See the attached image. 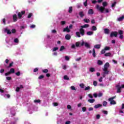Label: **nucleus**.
I'll list each match as a JSON object with an SVG mask.
<instances>
[{
	"label": "nucleus",
	"instance_id": "obj_1",
	"mask_svg": "<svg viewBox=\"0 0 124 124\" xmlns=\"http://www.w3.org/2000/svg\"><path fill=\"white\" fill-rule=\"evenodd\" d=\"M89 24H85L83 26H81V29L79 30L80 32H76V34L78 37H81V35H80L81 34V35H84L85 34V30L83 29H86L87 28H89Z\"/></svg>",
	"mask_w": 124,
	"mask_h": 124
},
{
	"label": "nucleus",
	"instance_id": "obj_2",
	"mask_svg": "<svg viewBox=\"0 0 124 124\" xmlns=\"http://www.w3.org/2000/svg\"><path fill=\"white\" fill-rule=\"evenodd\" d=\"M102 5L103 6L100 7L99 5H96V8L98 11H99L101 13H104V9H105L106 6L108 5V3L106 1H104L102 3Z\"/></svg>",
	"mask_w": 124,
	"mask_h": 124
},
{
	"label": "nucleus",
	"instance_id": "obj_3",
	"mask_svg": "<svg viewBox=\"0 0 124 124\" xmlns=\"http://www.w3.org/2000/svg\"><path fill=\"white\" fill-rule=\"evenodd\" d=\"M6 43L8 47H10V46H12V45H17V44H19V39L15 38L14 40V43H12L11 41L10 40L8 42L6 41Z\"/></svg>",
	"mask_w": 124,
	"mask_h": 124
},
{
	"label": "nucleus",
	"instance_id": "obj_4",
	"mask_svg": "<svg viewBox=\"0 0 124 124\" xmlns=\"http://www.w3.org/2000/svg\"><path fill=\"white\" fill-rule=\"evenodd\" d=\"M116 88L117 89V93H121V90H122V89H124V84L121 86L120 85V84H118L116 85Z\"/></svg>",
	"mask_w": 124,
	"mask_h": 124
},
{
	"label": "nucleus",
	"instance_id": "obj_5",
	"mask_svg": "<svg viewBox=\"0 0 124 124\" xmlns=\"http://www.w3.org/2000/svg\"><path fill=\"white\" fill-rule=\"evenodd\" d=\"M115 98H116V96L108 98V101H110V104L111 105L117 104L116 101L113 100V99H115Z\"/></svg>",
	"mask_w": 124,
	"mask_h": 124
},
{
	"label": "nucleus",
	"instance_id": "obj_6",
	"mask_svg": "<svg viewBox=\"0 0 124 124\" xmlns=\"http://www.w3.org/2000/svg\"><path fill=\"white\" fill-rule=\"evenodd\" d=\"M84 45H85V47H86V48H88V49H91V46L90 45V44H89V43H85V42L82 41L81 44V46H84Z\"/></svg>",
	"mask_w": 124,
	"mask_h": 124
},
{
	"label": "nucleus",
	"instance_id": "obj_7",
	"mask_svg": "<svg viewBox=\"0 0 124 124\" xmlns=\"http://www.w3.org/2000/svg\"><path fill=\"white\" fill-rule=\"evenodd\" d=\"M4 32H6L7 34H11V30H10L9 27H6L4 29Z\"/></svg>",
	"mask_w": 124,
	"mask_h": 124
},
{
	"label": "nucleus",
	"instance_id": "obj_8",
	"mask_svg": "<svg viewBox=\"0 0 124 124\" xmlns=\"http://www.w3.org/2000/svg\"><path fill=\"white\" fill-rule=\"evenodd\" d=\"M26 13V12L25 11H22L21 12H19L17 14V16L19 19H21L22 18L23 15Z\"/></svg>",
	"mask_w": 124,
	"mask_h": 124
},
{
	"label": "nucleus",
	"instance_id": "obj_9",
	"mask_svg": "<svg viewBox=\"0 0 124 124\" xmlns=\"http://www.w3.org/2000/svg\"><path fill=\"white\" fill-rule=\"evenodd\" d=\"M104 73L103 74V77L104 78L105 77V75H108L109 74V71H108V69H103Z\"/></svg>",
	"mask_w": 124,
	"mask_h": 124
},
{
	"label": "nucleus",
	"instance_id": "obj_10",
	"mask_svg": "<svg viewBox=\"0 0 124 124\" xmlns=\"http://www.w3.org/2000/svg\"><path fill=\"white\" fill-rule=\"evenodd\" d=\"M113 36H114L115 37H117V36H118V32L117 31L112 32L110 33V37H113Z\"/></svg>",
	"mask_w": 124,
	"mask_h": 124
},
{
	"label": "nucleus",
	"instance_id": "obj_11",
	"mask_svg": "<svg viewBox=\"0 0 124 124\" xmlns=\"http://www.w3.org/2000/svg\"><path fill=\"white\" fill-rule=\"evenodd\" d=\"M119 34L120 35L119 36V38H120V39H123L124 38V36L123 35V34H124V31H118Z\"/></svg>",
	"mask_w": 124,
	"mask_h": 124
},
{
	"label": "nucleus",
	"instance_id": "obj_12",
	"mask_svg": "<svg viewBox=\"0 0 124 124\" xmlns=\"http://www.w3.org/2000/svg\"><path fill=\"white\" fill-rule=\"evenodd\" d=\"M63 32H70V29H69L68 26H67L63 29Z\"/></svg>",
	"mask_w": 124,
	"mask_h": 124
},
{
	"label": "nucleus",
	"instance_id": "obj_13",
	"mask_svg": "<svg viewBox=\"0 0 124 124\" xmlns=\"http://www.w3.org/2000/svg\"><path fill=\"white\" fill-rule=\"evenodd\" d=\"M109 66H110V64H109V62H107L105 64L103 69H108V68H109Z\"/></svg>",
	"mask_w": 124,
	"mask_h": 124
},
{
	"label": "nucleus",
	"instance_id": "obj_14",
	"mask_svg": "<svg viewBox=\"0 0 124 124\" xmlns=\"http://www.w3.org/2000/svg\"><path fill=\"white\" fill-rule=\"evenodd\" d=\"M23 88H24L23 85H20L19 87H16V92H19V91H20V89H23Z\"/></svg>",
	"mask_w": 124,
	"mask_h": 124
},
{
	"label": "nucleus",
	"instance_id": "obj_15",
	"mask_svg": "<svg viewBox=\"0 0 124 124\" xmlns=\"http://www.w3.org/2000/svg\"><path fill=\"white\" fill-rule=\"evenodd\" d=\"M88 14L89 15H93V10L90 9L88 10Z\"/></svg>",
	"mask_w": 124,
	"mask_h": 124
},
{
	"label": "nucleus",
	"instance_id": "obj_16",
	"mask_svg": "<svg viewBox=\"0 0 124 124\" xmlns=\"http://www.w3.org/2000/svg\"><path fill=\"white\" fill-rule=\"evenodd\" d=\"M79 16H80L81 18H83L85 16V14H84V12L81 11L79 13Z\"/></svg>",
	"mask_w": 124,
	"mask_h": 124
},
{
	"label": "nucleus",
	"instance_id": "obj_17",
	"mask_svg": "<svg viewBox=\"0 0 124 124\" xmlns=\"http://www.w3.org/2000/svg\"><path fill=\"white\" fill-rule=\"evenodd\" d=\"M101 106H102V105L99 104L95 105L94 106V108H95V109H97V108H99V107H101Z\"/></svg>",
	"mask_w": 124,
	"mask_h": 124
},
{
	"label": "nucleus",
	"instance_id": "obj_18",
	"mask_svg": "<svg viewBox=\"0 0 124 124\" xmlns=\"http://www.w3.org/2000/svg\"><path fill=\"white\" fill-rule=\"evenodd\" d=\"M13 19L14 20V22H17V15H14L13 16Z\"/></svg>",
	"mask_w": 124,
	"mask_h": 124
},
{
	"label": "nucleus",
	"instance_id": "obj_19",
	"mask_svg": "<svg viewBox=\"0 0 124 124\" xmlns=\"http://www.w3.org/2000/svg\"><path fill=\"white\" fill-rule=\"evenodd\" d=\"M105 57H113V55L110 52L105 54Z\"/></svg>",
	"mask_w": 124,
	"mask_h": 124
},
{
	"label": "nucleus",
	"instance_id": "obj_20",
	"mask_svg": "<svg viewBox=\"0 0 124 124\" xmlns=\"http://www.w3.org/2000/svg\"><path fill=\"white\" fill-rule=\"evenodd\" d=\"M124 19V16H122L121 17H119L117 20L119 21V22H121L123 21Z\"/></svg>",
	"mask_w": 124,
	"mask_h": 124
},
{
	"label": "nucleus",
	"instance_id": "obj_21",
	"mask_svg": "<svg viewBox=\"0 0 124 124\" xmlns=\"http://www.w3.org/2000/svg\"><path fill=\"white\" fill-rule=\"evenodd\" d=\"M71 36H70V35L67 34L65 35V38L66 39H67V40H69V39H70Z\"/></svg>",
	"mask_w": 124,
	"mask_h": 124
},
{
	"label": "nucleus",
	"instance_id": "obj_22",
	"mask_svg": "<svg viewBox=\"0 0 124 124\" xmlns=\"http://www.w3.org/2000/svg\"><path fill=\"white\" fill-rule=\"evenodd\" d=\"M89 71H90V72H94L95 71V69L93 67H91L89 68Z\"/></svg>",
	"mask_w": 124,
	"mask_h": 124
},
{
	"label": "nucleus",
	"instance_id": "obj_23",
	"mask_svg": "<svg viewBox=\"0 0 124 124\" xmlns=\"http://www.w3.org/2000/svg\"><path fill=\"white\" fill-rule=\"evenodd\" d=\"M100 47H101L100 45H96L94 46V48L95 49H100Z\"/></svg>",
	"mask_w": 124,
	"mask_h": 124
},
{
	"label": "nucleus",
	"instance_id": "obj_24",
	"mask_svg": "<svg viewBox=\"0 0 124 124\" xmlns=\"http://www.w3.org/2000/svg\"><path fill=\"white\" fill-rule=\"evenodd\" d=\"M9 72L10 74H11V73H15V69H14V68H11Z\"/></svg>",
	"mask_w": 124,
	"mask_h": 124
},
{
	"label": "nucleus",
	"instance_id": "obj_25",
	"mask_svg": "<svg viewBox=\"0 0 124 124\" xmlns=\"http://www.w3.org/2000/svg\"><path fill=\"white\" fill-rule=\"evenodd\" d=\"M97 62L99 65H102V64H103V62H102L101 60H98Z\"/></svg>",
	"mask_w": 124,
	"mask_h": 124
},
{
	"label": "nucleus",
	"instance_id": "obj_26",
	"mask_svg": "<svg viewBox=\"0 0 124 124\" xmlns=\"http://www.w3.org/2000/svg\"><path fill=\"white\" fill-rule=\"evenodd\" d=\"M104 33H106V34H108L109 33V30L107 29H105L104 30Z\"/></svg>",
	"mask_w": 124,
	"mask_h": 124
},
{
	"label": "nucleus",
	"instance_id": "obj_27",
	"mask_svg": "<svg viewBox=\"0 0 124 124\" xmlns=\"http://www.w3.org/2000/svg\"><path fill=\"white\" fill-rule=\"evenodd\" d=\"M0 93H4V89L1 88V86H0Z\"/></svg>",
	"mask_w": 124,
	"mask_h": 124
},
{
	"label": "nucleus",
	"instance_id": "obj_28",
	"mask_svg": "<svg viewBox=\"0 0 124 124\" xmlns=\"http://www.w3.org/2000/svg\"><path fill=\"white\" fill-rule=\"evenodd\" d=\"M117 4V2L114 1L112 4H111V7L112 8H114V6H116V5Z\"/></svg>",
	"mask_w": 124,
	"mask_h": 124
},
{
	"label": "nucleus",
	"instance_id": "obj_29",
	"mask_svg": "<svg viewBox=\"0 0 124 124\" xmlns=\"http://www.w3.org/2000/svg\"><path fill=\"white\" fill-rule=\"evenodd\" d=\"M87 35H93V31H88L87 32Z\"/></svg>",
	"mask_w": 124,
	"mask_h": 124
},
{
	"label": "nucleus",
	"instance_id": "obj_30",
	"mask_svg": "<svg viewBox=\"0 0 124 124\" xmlns=\"http://www.w3.org/2000/svg\"><path fill=\"white\" fill-rule=\"evenodd\" d=\"M34 103H40L41 102V100L38 99V100H34Z\"/></svg>",
	"mask_w": 124,
	"mask_h": 124
},
{
	"label": "nucleus",
	"instance_id": "obj_31",
	"mask_svg": "<svg viewBox=\"0 0 124 124\" xmlns=\"http://www.w3.org/2000/svg\"><path fill=\"white\" fill-rule=\"evenodd\" d=\"M79 87L81 89H84L85 88V84H84L83 83L80 84H79Z\"/></svg>",
	"mask_w": 124,
	"mask_h": 124
},
{
	"label": "nucleus",
	"instance_id": "obj_32",
	"mask_svg": "<svg viewBox=\"0 0 124 124\" xmlns=\"http://www.w3.org/2000/svg\"><path fill=\"white\" fill-rule=\"evenodd\" d=\"M88 102H90V103H93V102H94V99H89Z\"/></svg>",
	"mask_w": 124,
	"mask_h": 124
},
{
	"label": "nucleus",
	"instance_id": "obj_33",
	"mask_svg": "<svg viewBox=\"0 0 124 124\" xmlns=\"http://www.w3.org/2000/svg\"><path fill=\"white\" fill-rule=\"evenodd\" d=\"M57 50H59V47H54L52 49V52H56V51H57Z\"/></svg>",
	"mask_w": 124,
	"mask_h": 124
},
{
	"label": "nucleus",
	"instance_id": "obj_34",
	"mask_svg": "<svg viewBox=\"0 0 124 124\" xmlns=\"http://www.w3.org/2000/svg\"><path fill=\"white\" fill-rule=\"evenodd\" d=\"M93 57H94V58H95V50L94 49V48H93Z\"/></svg>",
	"mask_w": 124,
	"mask_h": 124
},
{
	"label": "nucleus",
	"instance_id": "obj_35",
	"mask_svg": "<svg viewBox=\"0 0 124 124\" xmlns=\"http://www.w3.org/2000/svg\"><path fill=\"white\" fill-rule=\"evenodd\" d=\"M70 89L72 91H76V88L74 87V86H72L70 87Z\"/></svg>",
	"mask_w": 124,
	"mask_h": 124
},
{
	"label": "nucleus",
	"instance_id": "obj_36",
	"mask_svg": "<svg viewBox=\"0 0 124 124\" xmlns=\"http://www.w3.org/2000/svg\"><path fill=\"white\" fill-rule=\"evenodd\" d=\"M4 97L6 98H9L10 97V95L9 94H5L4 95Z\"/></svg>",
	"mask_w": 124,
	"mask_h": 124
},
{
	"label": "nucleus",
	"instance_id": "obj_37",
	"mask_svg": "<svg viewBox=\"0 0 124 124\" xmlns=\"http://www.w3.org/2000/svg\"><path fill=\"white\" fill-rule=\"evenodd\" d=\"M1 24H3V25H5V18L2 19Z\"/></svg>",
	"mask_w": 124,
	"mask_h": 124
},
{
	"label": "nucleus",
	"instance_id": "obj_38",
	"mask_svg": "<svg viewBox=\"0 0 124 124\" xmlns=\"http://www.w3.org/2000/svg\"><path fill=\"white\" fill-rule=\"evenodd\" d=\"M105 51H109L110 50V47L109 46H106L104 48Z\"/></svg>",
	"mask_w": 124,
	"mask_h": 124
},
{
	"label": "nucleus",
	"instance_id": "obj_39",
	"mask_svg": "<svg viewBox=\"0 0 124 124\" xmlns=\"http://www.w3.org/2000/svg\"><path fill=\"white\" fill-rule=\"evenodd\" d=\"M83 21L85 23H90V19H88L87 18H85V19H83Z\"/></svg>",
	"mask_w": 124,
	"mask_h": 124
},
{
	"label": "nucleus",
	"instance_id": "obj_40",
	"mask_svg": "<svg viewBox=\"0 0 124 124\" xmlns=\"http://www.w3.org/2000/svg\"><path fill=\"white\" fill-rule=\"evenodd\" d=\"M82 110L83 112H86V111H87V108L83 107L82 108Z\"/></svg>",
	"mask_w": 124,
	"mask_h": 124
},
{
	"label": "nucleus",
	"instance_id": "obj_41",
	"mask_svg": "<svg viewBox=\"0 0 124 124\" xmlns=\"http://www.w3.org/2000/svg\"><path fill=\"white\" fill-rule=\"evenodd\" d=\"M68 12H69V13H71L72 12V7H70L69 8Z\"/></svg>",
	"mask_w": 124,
	"mask_h": 124
},
{
	"label": "nucleus",
	"instance_id": "obj_42",
	"mask_svg": "<svg viewBox=\"0 0 124 124\" xmlns=\"http://www.w3.org/2000/svg\"><path fill=\"white\" fill-rule=\"evenodd\" d=\"M65 48H64V46H62L61 47L60 51H63V50H64Z\"/></svg>",
	"mask_w": 124,
	"mask_h": 124
},
{
	"label": "nucleus",
	"instance_id": "obj_43",
	"mask_svg": "<svg viewBox=\"0 0 124 124\" xmlns=\"http://www.w3.org/2000/svg\"><path fill=\"white\" fill-rule=\"evenodd\" d=\"M26 28H27L26 25H24L21 26V30H23V29H26Z\"/></svg>",
	"mask_w": 124,
	"mask_h": 124
},
{
	"label": "nucleus",
	"instance_id": "obj_44",
	"mask_svg": "<svg viewBox=\"0 0 124 124\" xmlns=\"http://www.w3.org/2000/svg\"><path fill=\"white\" fill-rule=\"evenodd\" d=\"M16 76H20L21 75V73L20 71H18L16 73Z\"/></svg>",
	"mask_w": 124,
	"mask_h": 124
},
{
	"label": "nucleus",
	"instance_id": "obj_45",
	"mask_svg": "<svg viewBox=\"0 0 124 124\" xmlns=\"http://www.w3.org/2000/svg\"><path fill=\"white\" fill-rule=\"evenodd\" d=\"M89 90H91V87L90 86L85 87V91H89Z\"/></svg>",
	"mask_w": 124,
	"mask_h": 124
},
{
	"label": "nucleus",
	"instance_id": "obj_46",
	"mask_svg": "<svg viewBox=\"0 0 124 124\" xmlns=\"http://www.w3.org/2000/svg\"><path fill=\"white\" fill-rule=\"evenodd\" d=\"M83 4H84V6H87V5H88V0H86V1H85L83 3Z\"/></svg>",
	"mask_w": 124,
	"mask_h": 124
},
{
	"label": "nucleus",
	"instance_id": "obj_47",
	"mask_svg": "<svg viewBox=\"0 0 124 124\" xmlns=\"http://www.w3.org/2000/svg\"><path fill=\"white\" fill-rule=\"evenodd\" d=\"M92 31H96L97 29H96V27L93 26L92 27Z\"/></svg>",
	"mask_w": 124,
	"mask_h": 124
},
{
	"label": "nucleus",
	"instance_id": "obj_48",
	"mask_svg": "<svg viewBox=\"0 0 124 124\" xmlns=\"http://www.w3.org/2000/svg\"><path fill=\"white\" fill-rule=\"evenodd\" d=\"M31 16H32V13H29L28 16V18L29 19H30V18H31Z\"/></svg>",
	"mask_w": 124,
	"mask_h": 124
},
{
	"label": "nucleus",
	"instance_id": "obj_49",
	"mask_svg": "<svg viewBox=\"0 0 124 124\" xmlns=\"http://www.w3.org/2000/svg\"><path fill=\"white\" fill-rule=\"evenodd\" d=\"M96 118L97 119V120H99L100 119V115L97 114L96 115Z\"/></svg>",
	"mask_w": 124,
	"mask_h": 124
},
{
	"label": "nucleus",
	"instance_id": "obj_50",
	"mask_svg": "<svg viewBox=\"0 0 124 124\" xmlns=\"http://www.w3.org/2000/svg\"><path fill=\"white\" fill-rule=\"evenodd\" d=\"M64 59L65 61H69V57L67 56H65Z\"/></svg>",
	"mask_w": 124,
	"mask_h": 124
},
{
	"label": "nucleus",
	"instance_id": "obj_51",
	"mask_svg": "<svg viewBox=\"0 0 124 124\" xmlns=\"http://www.w3.org/2000/svg\"><path fill=\"white\" fill-rule=\"evenodd\" d=\"M6 80H7V81H10V80H11L12 78L10 77H6Z\"/></svg>",
	"mask_w": 124,
	"mask_h": 124
},
{
	"label": "nucleus",
	"instance_id": "obj_52",
	"mask_svg": "<svg viewBox=\"0 0 124 124\" xmlns=\"http://www.w3.org/2000/svg\"><path fill=\"white\" fill-rule=\"evenodd\" d=\"M43 73H47L48 72V69H44L43 70Z\"/></svg>",
	"mask_w": 124,
	"mask_h": 124
},
{
	"label": "nucleus",
	"instance_id": "obj_53",
	"mask_svg": "<svg viewBox=\"0 0 124 124\" xmlns=\"http://www.w3.org/2000/svg\"><path fill=\"white\" fill-rule=\"evenodd\" d=\"M93 86H95V87H96V86H97V82L96 81H93Z\"/></svg>",
	"mask_w": 124,
	"mask_h": 124
},
{
	"label": "nucleus",
	"instance_id": "obj_54",
	"mask_svg": "<svg viewBox=\"0 0 124 124\" xmlns=\"http://www.w3.org/2000/svg\"><path fill=\"white\" fill-rule=\"evenodd\" d=\"M106 105H107V102L104 101L103 102V106H106Z\"/></svg>",
	"mask_w": 124,
	"mask_h": 124
},
{
	"label": "nucleus",
	"instance_id": "obj_55",
	"mask_svg": "<svg viewBox=\"0 0 124 124\" xmlns=\"http://www.w3.org/2000/svg\"><path fill=\"white\" fill-rule=\"evenodd\" d=\"M82 6V5L80 3L78 4L77 5V8H80Z\"/></svg>",
	"mask_w": 124,
	"mask_h": 124
},
{
	"label": "nucleus",
	"instance_id": "obj_56",
	"mask_svg": "<svg viewBox=\"0 0 124 124\" xmlns=\"http://www.w3.org/2000/svg\"><path fill=\"white\" fill-rule=\"evenodd\" d=\"M64 80H69V78H68V77H67V76H64Z\"/></svg>",
	"mask_w": 124,
	"mask_h": 124
},
{
	"label": "nucleus",
	"instance_id": "obj_57",
	"mask_svg": "<svg viewBox=\"0 0 124 124\" xmlns=\"http://www.w3.org/2000/svg\"><path fill=\"white\" fill-rule=\"evenodd\" d=\"M106 50H105V49H102L101 51V54H105V52H106Z\"/></svg>",
	"mask_w": 124,
	"mask_h": 124
},
{
	"label": "nucleus",
	"instance_id": "obj_58",
	"mask_svg": "<svg viewBox=\"0 0 124 124\" xmlns=\"http://www.w3.org/2000/svg\"><path fill=\"white\" fill-rule=\"evenodd\" d=\"M12 33H15L16 32V30L15 29H13L12 30Z\"/></svg>",
	"mask_w": 124,
	"mask_h": 124
},
{
	"label": "nucleus",
	"instance_id": "obj_59",
	"mask_svg": "<svg viewBox=\"0 0 124 124\" xmlns=\"http://www.w3.org/2000/svg\"><path fill=\"white\" fill-rule=\"evenodd\" d=\"M102 112L104 113L105 115H108V111H107L103 110Z\"/></svg>",
	"mask_w": 124,
	"mask_h": 124
},
{
	"label": "nucleus",
	"instance_id": "obj_60",
	"mask_svg": "<svg viewBox=\"0 0 124 124\" xmlns=\"http://www.w3.org/2000/svg\"><path fill=\"white\" fill-rule=\"evenodd\" d=\"M13 64V62H11V63H10L9 64V65L7 67V68H9V67H11V66H12Z\"/></svg>",
	"mask_w": 124,
	"mask_h": 124
},
{
	"label": "nucleus",
	"instance_id": "obj_61",
	"mask_svg": "<svg viewBox=\"0 0 124 124\" xmlns=\"http://www.w3.org/2000/svg\"><path fill=\"white\" fill-rule=\"evenodd\" d=\"M79 61H81V57H79L78 58L76 59V62H79Z\"/></svg>",
	"mask_w": 124,
	"mask_h": 124
},
{
	"label": "nucleus",
	"instance_id": "obj_62",
	"mask_svg": "<svg viewBox=\"0 0 124 124\" xmlns=\"http://www.w3.org/2000/svg\"><path fill=\"white\" fill-rule=\"evenodd\" d=\"M30 28L31 29H34V28H35V25L33 24L30 26Z\"/></svg>",
	"mask_w": 124,
	"mask_h": 124
},
{
	"label": "nucleus",
	"instance_id": "obj_63",
	"mask_svg": "<svg viewBox=\"0 0 124 124\" xmlns=\"http://www.w3.org/2000/svg\"><path fill=\"white\" fill-rule=\"evenodd\" d=\"M44 78V76L43 75H41L39 77V79H43Z\"/></svg>",
	"mask_w": 124,
	"mask_h": 124
},
{
	"label": "nucleus",
	"instance_id": "obj_64",
	"mask_svg": "<svg viewBox=\"0 0 124 124\" xmlns=\"http://www.w3.org/2000/svg\"><path fill=\"white\" fill-rule=\"evenodd\" d=\"M103 78H102V77H100L99 78V81H100V82H102V80H103Z\"/></svg>",
	"mask_w": 124,
	"mask_h": 124
}]
</instances>
